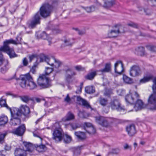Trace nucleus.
Returning <instances> with one entry per match:
<instances>
[{
    "label": "nucleus",
    "instance_id": "obj_1",
    "mask_svg": "<svg viewBox=\"0 0 156 156\" xmlns=\"http://www.w3.org/2000/svg\"><path fill=\"white\" fill-rule=\"evenodd\" d=\"M53 8V5H50V2H45L43 4L40 8L39 11L35 13L32 18L27 21V24L28 26L31 28H35L37 25L40 24V16L44 18L49 16Z\"/></svg>",
    "mask_w": 156,
    "mask_h": 156
},
{
    "label": "nucleus",
    "instance_id": "obj_2",
    "mask_svg": "<svg viewBox=\"0 0 156 156\" xmlns=\"http://www.w3.org/2000/svg\"><path fill=\"white\" fill-rule=\"evenodd\" d=\"M22 38L20 35H18L16 37V41L12 39L6 40L4 42L3 45L0 48V51L6 52L9 56L10 58H14L17 56L15 53L13 48H10L9 44H17L20 43Z\"/></svg>",
    "mask_w": 156,
    "mask_h": 156
},
{
    "label": "nucleus",
    "instance_id": "obj_3",
    "mask_svg": "<svg viewBox=\"0 0 156 156\" xmlns=\"http://www.w3.org/2000/svg\"><path fill=\"white\" fill-rule=\"evenodd\" d=\"M45 62L48 65L52 66L54 63L55 64V66L59 67L61 64V62L58 59H55L54 57L50 58L48 55H45L44 54H41L37 58V60L34 66L30 69V72L33 74H35L36 73V67L38 64L41 62Z\"/></svg>",
    "mask_w": 156,
    "mask_h": 156
},
{
    "label": "nucleus",
    "instance_id": "obj_4",
    "mask_svg": "<svg viewBox=\"0 0 156 156\" xmlns=\"http://www.w3.org/2000/svg\"><path fill=\"white\" fill-rule=\"evenodd\" d=\"M16 80L19 81L20 85L22 88H25L27 86L30 89L33 90L37 87L36 84L29 73L20 75Z\"/></svg>",
    "mask_w": 156,
    "mask_h": 156
},
{
    "label": "nucleus",
    "instance_id": "obj_5",
    "mask_svg": "<svg viewBox=\"0 0 156 156\" xmlns=\"http://www.w3.org/2000/svg\"><path fill=\"white\" fill-rule=\"evenodd\" d=\"M51 129L52 132L53 139L57 142H60L62 139L64 133L59 123L56 122L53 124L51 126Z\"/></svg>",
    "mask_w": 156,
    "mask_h": 156
},
{
    "label": "nucleus",
    "instance_id": "obj_6",
    "mask_svg": "<svg viewBox=\"0 0 156 156\" xmlns=\"http://www.w3.org/2000/svg\"><path fill=\"white\" fill-rule=\"evenodd\" d=\"M153 82L152 88L153 93L149 97L148 102L150 106V109L156 110V77L153 79Z\"/></svg>",
    "mask_w": 156,
    "mask_h": 156
},
{
    "label": "nucleus",
    "instance_id": "obj_7",
    "mask_svg": "<svg viewBox=\"0 0 156 156\" xmlns=\"http://www.w3.org/2000/svg\"><path fill=\"white\" fill-rule=\"evenodd\" d=\"M10 111L11 118L9 123L12 125L16 126L20 123L21 120L19 115L20 112L17 109H12Z\"/></svg>",
    "mask_w": 156,
    "mask_h": 156
},
{
    "label": "nucleus",
    "instance_id": "obj_8",
    "mask_svg": "<svg viewBox=\"0 0 156 156\" xmlns=\"http://www.w3.org/2000/svg\"><path fill=\"white\" fill-rule=\"evenodd\" d=\"M37 84L41 88H48L51 86L50 81L44 74L39 76L37 79Z\"/></svg>",
    "mask_w": 156,
    "mask_h": 156
},
{
    "label": "nucleus",
    "instance_id": "obj_9",
    "mask_svg": "<svg viewBox=\"0 0 156 156\" xmlns=\"http://www.w3.org/2000/svg\"><path fill=\"white\" fill-rule=\"evenodd\" d=\"M109 107L112 110H116L119 112H124L126 111L124 106L122 105L119 101L117 99H114L111 100L109 103Z\"/></svg>",
    "mask_w": 156,
    "mask_h": 156
},
{
    "label": "nucleus",
    "instance_id": "obj_10",
    "mask_svg": "<svg viewBox=\"0 0 156 156\" xmlns=\"http://www.w3.org/2000/svg\"><path fill=\"white\" fill-rule=\"evenodd\" d=\"M12 109H17L20 112L19 115L23 114L25 118H28L30 117V111L29 108L26 105H21L19 109L14 108Z\"/></svg>",
    "mask_w": 156,
    "mask_h": 156
},
{
    "label": "nucleus",
    "instance_id": "obj_11",
    "mask_svg": "<svg viewBox=\"0 0 156 156\" xmlns=\"http://www.w3.org/2000/svg\"><path fill=\"white\" fill-rule=\"evenodd\" d=\"M96 122L102 126L108 127L110 126V122L108 119L102 116L95 117Z\"/></svg>",
    "mask_w": 156,
    "mask_h": 156
},
{
    "label": "nucleus",
    "instance_id": "obj_12",
    "mask_svg": "<svg viewBox=\"0 0 156 156\" xmlns=\"http://www.w3.org/2000/svg\"><path fill=\"white\" fill-rule=\"evenodd\" d=\"M26 130V127L23 124L19 126L16 129L12 131V133L18 136H22Z\"/></svg>",
    "mask_w": 156,
    "mask_h": 156
},
{
    "label": "nucleus",
    "instance_id": "obj_13",
    "mask_svg": "<svg viewBox=\"0 0 156 156\" xmlns=\"http://www.w3.org/2000/svg\"><path fill=\"white\" fill-rule=\"evenodd\" d=\"M115 73L121 74L124 70L123 64L121 61H118L115 64Z\"/></svg>",
    "mask_w": 156,
    "mask_h": 156
},
{
    "label": "nucleus",
    "instance_id": "obj_14",
    "mask_svg": "<svg viewBox=\"0 0 156 156\" xmlns=\"http://www.w3.org/2000/svg\"><path fill=\"white\" fill-rule=\"evenodd\" d=\"M126 130L128 135L130 136H133L136 133L135 126L133 124H130L126 126Z\"/></svg>",
    "mask_w": 156,
    "mask_h": 156
},
{
    "label": "nucleus",
    "instance_id": "obj_15",
    "mask_svg": "<svg viewBox=\"0 0 156 156\" xmlns=\"http://www.w3.org/2000/svg\"><path fill=\"white\" fill-rule=\"evenodd\" d=\"M66 81L68 83H70L72 82L73 77L76 75V73L70 69H67L66 71Z\"/></svg>",
    "mask_w": 156,
    "mask_h": 156
},
{
    "label": "nucleus",
    "instance_id": "obj_16",
    "mask_svg": "<svg viewBox=\"0 0 156 156\" xmlns=\"http://www.w3.org/2000/svg\"><path fill=\"white\" fill-rule=\"evenodd\" d=\"M115 27L118 28V29L117 30H112L108 33V35L110 37H115L119 33L124 32V31H121L120 30L122 27L120 25H116L115 26Z\"/></svg>",
    "mask_w": 156,
    "mask_h": 156
},
{
    "label": "nucleus",
    "instance_id": "obj_17",
    "mask_svg": "<svg viewBox=\"0 0 156 156\" xmlns=\"http://www.w3.org/2000/svg\"><path fill=\"white\" fill-rule=\"evenodd\" d=\"M137 7L140 11L144 10L146 15H150L151 13V10L149 9L147 5L138 4Z\"/></svg>",
    "mask_w": 156,
    "mask_h": 156
},
{
    "label": "nucleus",
    "instance_id": "obj_18",
    "mask_svg": "<svg viewBox=\"0 0 156 156\" xmlns=\"http://www.w3.org/2000/svg\"><path fill=\"white\" fill-rule=\"evenodd\" d=\"M140 72L139 67L136 66H133L131 67L130 75L131 76L135 77L139 76Z\"/></svg>",
    "mask_w": 156,
    "mask_h": 156
},
{
    "label": "nucleus",
    "instance_id": "obj_19",
    "mask_svg": "<svg viewBox=\"0 0 156 156\" xmlns=\"http://www.w3.org/2000/svg\"><path fill=\"white\" fill-rule=\"evenodd\" d=\"M64 101L70 104L73 102H77L78 101V96L74 95L70 98L69 94H67L64 99Z\"/></svg>",
    "mask_w": 156,
    "mask_h": 156
},
{
    "label": "nucleus",
    "instance_id": "obj_20",
    "mask_svg": "<svg viewBox=\"0 0 156 156\" xmlns=\"http://www.w3.org/2000/svg\"><path fill=\"white\" fill-rule=\"evenodd\" d=\"M130 106L133 107L136 111L140 110L144 107L143 101L140 99L137 100L134 105H131Z\"/></svg>",
    "mask_w": 156,
    "mask_h": 156
},
{
    "label": "nucleus",
    "instance_id": "obj_21",
    "mask_svg": "<svg viewBox=\"0 0 156 156\" xmlns=\"http://www.w3.org/2000/svg\"><path fill=\"white\" fill-rule=\"evenodd\" d=\"M79 104L82 105L87 108H90L91 110L92 109V108L87 101L79 96Z\"/></svg>",
    "mask_w": 156,
    "mask_h": 156
},
{
    "label": "nucleus",
    "instance_id": "obj_22",
    "mask_svg": "<svg viewBox=\"0 0 156 156\" xmlns=\"http://www.w3.org/2000/svg\"><path fill=\"white\" fill-rule=\"evenodd\" d=\"M23 144L26 148L25 150V151H28L30 152H31L34 149V145L32 144L26 142H24Z\"/></svg>",
    "mask_w": 156,
    "mask_h": 156
},
{
    "label": "nucleus",
    "instance_id": "obj_23",
    "mask_svg": "<svg viewBox=\"0 0 156 156\" xmlns=\"http://www.w3.org/2000/svg\"><path fill=\"white\" fill-rule=\"evenodd\" d=\"M74 119V115L71 112H69L66 114V116L62 118V121L63 122L69 121Z\"/></svg>",
    "mask_w": 156,
    "mask_h": 156
},
{
    "label": "nucleus",
    "instance_id": "obj_24",
    "mask_svg": "<svg viewBox=\"0 0 156 156\" xmlns=\"http://www.w3.org/2000/svg\"><path fill=\"white\" fill-rule=\"evenodd\" d=\"M125 100L127 103L133 105L132 104L134 103L135 99L134 97L131 94H127L126 96Z\"/></svg>",
    "mask_w": 156,
    "mask_h": 156
},
{
    "label": "nucleus",
    "instance_id": "obj_25",
    "mask_svg": "<svg viewBox=\"0 0 156 156\" xmlns=\"http://www.w3.org/2000/svg\"><path fill=\"white\" fill-rule=\"evenodd\" d=\"M20 99L24 102L28 103L30 102L32 103H34V101L33 99L31 98L29 96L26 95L20 96Z\"/></svg>",
    "mask_w": 156,
    "mask_h": 156
},
{
    "label": "nucleus",
    "instance_id": "obj_26",
    "mask_svg": "<svg viewBox=\"0 0 156 156\" xmlns=\"http://www.w3.org/2000/svg\"><path fill=\"white\" fill-rule=\"evenodd\" d=\"M115 4V0H106L104 2L103 7L108 9L112 6Z\"/></svg>",
    "mask_w": 156,
    "mask_h": 156
},
{
    "label": "nucleus",
    "instance_id": "obj_27",
    "mask_svg": "<svg viewBox=\"0 0 156 156\" xmlns=\"http://www.w3.org/2000/svg\"><path fill=\"white\" fill-rule=\"evenodd\" d=\"M135 53L141 56L144 55L145 54L144 48L143 47H139L136 48L135 49Z\"/></svg>",
    "mask_w": 156,
    "mask_h": 156
},
{
    "label": "nucleus",
    "instance_id": "obj_28",
    "mask_svg": "<svg viewBox=\"0 0 156 156\" xmlns=\"http://www.w3.org/2000/svg\"><path fill=\"white\" fill-rule=\"evenodd\" d=\"M39 37L43 39H46L48 42V45H50L51 44V37L47 35L46 33L44 31H43L40 34Z\"/></svg>",
    "mask_w": 156,
    "mask_h": 156
},
{
    "label": "nucleus",
    "instance_id": "obj_29",
    "mask_svg": "<svg viewBox=\"0 0 156 156\" xmlns=\"http://www.w3.org/2000/svg\"><path fill=\"white\" fill-rule=\"evenodd\" d=\"M14 154L15 156H26V154L25 150L20 148H17L16 149Z\"/></svg>",
    "mask_w": 156,
    "mask_h": 156
},
{
    "label": "nucleus",
    "instance_id": "obj_30",
    "mask_svg": "<svg viewBox=\"0 0 156 156\" xmlns=\"http://www.w3.org/2000/svg\"><path fill=\"white\" fill-rule=\"evenodd\" d=\"M4 66L1 68V72L2 73H5L9 69V62L8 60L4 61L3 62Z\"/></svg>",
    "mask_w": 156,
    "mask_h": 156
},
{
    "label": "nucleus",
    "instance_id": "obj_31",
    "mask_svg": "<svg viewBox=\"0 0 156 156\" xmlns=\"http://www.w3.org/2000/svg\"><path fill=\"white\" fill-rule=\"evenodd\" d=\"M0 105L2 107H5L10 111L12 110L11 108L9 107L6 103V100L2 97L0 99Z\"/></svg>",
    "mask_w": 156,
    "mask_h": 156
},
{
    "label": "nucleus",
    "instance_id": "obj_32",
    "mask_svg": "<svg viewBox=\"0 0 156 156\" xmlns=\"http://www.w3.org/2000/svg\"><path fill=\"white\" fill-rule=\"evenodd\" d=\"M95 88L92 86H88L85 88V91L87 94H93L95 92Z\"/></svg>",
    "mask_w": 156,
    "mask_h": 156
},
{
    "label": "nucleus",
    "instance_id": "obj_33",
    "mask_svg": "<svg viewBox=\"0 0 156 156\" xmlns=\"http://www.w3.org/2000/svg\"><path fill=\"white\" fill-rule=\"evenodd\" d=\"M111 70V65L110 63L105 64L104 68L101 69L100 71L102 73H108L110 72Z\"/></svg>",
    "mask_w": 156,
    "mask_h": 156
},
{
    "label": "nucleus",
    "instance_id": "obj_34",
    "mask_svg": "<svg viewBox=\"0 0 156 156\" xmlns=\"http://www.w3.org/2000/svg\"><path fill=\"white\" fill-rule=\"evenodd\" d=\"M153 78V76L152 75L149 76H148L144 77L143 78L140 80L139 81V84L147 82L152 79Z\"/></svg>",
    "mask_w": 156,
    "mask_h": 156
},
{
    "label": "nucleus",
    "instance_id": "obj_35",
    "mask_svg": "<svg viewBox=\"0 0 156 156\" xmlns=\"http://www.w3.org/2000/svg\"><path fill=\"white\" fill-rule=\"evenodd\" d=\"M96 75V71L91 72L88 73L85 77L86 79L88 80H92Z\"/></svg>",
    "mask_w": 156,
    "mask_h": 156
},
{
    "label": "nucleus",
    "instance_id": "obj_36",
    "mask_svg": "<svg viewBox=\"0 0 156 156\" xmlns=\"http://www.w3.org/2000/svg\"><path fill=\"white\" fill-rule=\"evenodd\" d=\"M62 139H63L64 143L66 144L69 143L72 140L71 136L66 134H63Z\"/></svg>",
    "mask_w": 156,
    "mask_h": 156
},
{
    "label": "nucleus",
    "instance_id": "obj_37",
    "mask_svg": "<svg viewBox=\"0 0 156 156\" xmlns=\"http://www.w3.org/2000/svg\"><path fill=\"white\" fill-rule=\"evenodd\" d=\"M108 100L107 99L105 98L101 97L99 98V102L100 104L103 106H106L108 103Z\"/></svg>",
    "mask_w": 156,
    "mask_h": 156
},
{
    "label": "nucleus",
    "instance_id": "obj_38",
    "mask_svg": "<svg viewBox=\"0 0 156 156\" xmlns=\"http://www.w3.org/2000/svg\"><path fill=\"white\" fill-rule=\"evenodd\" d=\"M124 82L127 84H131L133 83V81L132 79L126 75H124L123 77Z\"/></svg>",
    "mask_w": 156,
    "mask_h": 156
},
{
    "label": "nucleus",
    "instance_id": "obj_39",
    "mask_svg": "<svg viewBox=\"0 0 156 156\" xmlns=\"http://www.w3.org/2000/svg\"><path fill=\"white\" fill-rule=\"evenodd\" d=\"M45 146L44 145L42 144L39 145L38 144H34V149H36L39 152H41L42 151Z\"/></svg>",
    "mask_w": 156,
    "mask_h": 156
},
{
    "label": "nucleus",
    "instance_id": "obj_40",
    "mask_svg": "<svg viewBox=\"0 0 156 156\" xmlns=\"http://www.w3.org/2000/svg\"><path fill=\"white\" fill-rule=\"evenodd\" d=\"M8 121V119L6 116L0 117V126L5 125Z\"/></svg>",
    "mask_w": 156,
    "mask_h": 156
},
{
    "label": "nucleus",
    "instance_id": "obj_41",
    "mask_svg": "<svg viewBox=\"0 0 156 156\" xmlns=\"http://www.w3.org/2000/svg\"><path fill=\"white\" fill-rule=\"evenodd\" d=\"M74 39H66L64 41V42L66 45H71L74 42Z\"/></svg>",
    "mask_w": 156,
    "mask_h": 156
},
{
    "label": "nucleus",
    "instance_id": "obj_42",
    "mask_svg": "<svg viewBox=\"0 0 156 156\" xmlns=\"http://www.w3.org/2000/svg\"><path fill=\"white\" fill-rule=\"evenodd\" d=\"M85 130L87 133L90 134H94L95 132V129L93 126L89 128H87Z\"/></svg>",
    "mask_w": 156,
    "mask_h": 156
},
{
    "label": "nucleus",
    "instance_id": "obj_43",
    "mask_svg": "<svg viewBox=\"0 0 156 156\" xmlns=\"http://www.w3.org/2000/svg\"><path fill=\"white\" fill-rule=\"evenodd\" d=\"M40 130L38 129H36L33 132V133L34 136L39 138L41 141L42 139L40 136Z\"/></svg>",
    "mask_w": 156,
    "mask_h": 156
},
{
    "label": "nucleus",
    "instance_id": "obj_44",
    "mask_svg": "<svg viewBox=\"0 0 156 156\" xmlns=\"http://www.w3.org/2000/svg\"><path fill=\"white\" fill-rule=\"evenodd\" d=\"M86 138V135L84 132H79V141L83 140Z\"/></svg>",
    "mask_w": 156,
    "mask_h": 156
},
{
    "label": "nucleus",
    "instance_id": "obj_45",
    "mask_svg": "<svg viewBox=\"0 0 156 156\" xmlns=\"http://www.w3.org/2000/svg\"><path fill=\"white\" fill-rule=\"evenodd\" d=\"M87 12H91L95 10V7L93 6H91L90 7L83 8Z\"/></svg>",
    "mask_w": 156,
    "mask_h": 156
},
{
    "label": "nucleus",
    "instance_id": "obj_46",
    "mask_svg": "<svg viewBox=\"0 0 156 156\" xmlns=\"http://www.w3.org/2000/svg\"><path fill=\"white\" fill-rule=\"evenodd\" d=\"M147 49L152 52H156V46L153 45H149L147 46Z\"/></svg>",
    "mask_w": 156,
    "mask_h": 156
},
{
    "label": "nucleus",
    "instance_id": "obj_47",
    "mask_svg": "<svg viewBox=\"0 0 156 156\" xmlns=\"http://www.w3.org/2000/svg\"><path fill=\"white\" fill-rule=\"evenodd\" d=\"M53 69L52 68L47 67H46L45 70V74H44L46 76L49 75V74L51 73L53 71Z\"/></svg>",
    "mask_w": 156,
    "mask_h": 156
},
{
    "label": "nucleus",
    "instance_id": "obj_48",
    "mask_svg": "<svg viewBox=\"0 0 156 156\" xmlns=\"http://www.w3.org/2000/svg\"><path fill=\"white\" fill-rule=\"evenodd\" d=\"M112 93V91L111 90L109 89H105L104 95L105 96L109 97Z\"/></svg>",
    "mask_w": 156,
    "mask_h": 156
},
{
    "label": "nucleus",
    "instance_id": "obj_49",
    "mask_svg": "<svg viewBox=\"0 0 156 156\" xmlns=\"http://www.w3.org/2000/svg\"><path fill=\"white\" fill-rule=\"evenodd\" d=\"M69 125H70V126H71V127L72 128V129L73 130L76 129L78 127V126L77 124L75 123H70L69 124H67V125L65 124V126H67Z\"/></svg>",
    "mask_w": 156,
    "mask_h": 156
},
{
    "label": "nucleus",
    "instance_id": "obj_50",
    "mask_svg": "<svg viewBox=\"0 0 156 156\" xmlns=\"http://www.w3.org/2000/svg\"><path fill=\"white\" fill-rule=\"evenodd\" d=\"M92 126V124L89 122H85L83 124V127L84 130H86L87 128H89Z\"/></svg>",
    "mask_w": 156,
    "mask_h": 156
},
{
    "label": "nucleus",
    "instance_id": "obj_51",
    "mask_svg": "<svg viewBox=\"0 0 156 156\" xmlns=\"http://www.w3.org/2000/svg\"><path fill=\"white\" fill-rule=\"evenodd\" d=\"M41 55L40 54L39 55H37V54H33L29 56V59H30V62H31L32 61V60L35 58H37H37L39 57V56Z\"/></svg>",
    "mask_w": 156,
    "mask_h": 156
},
{
    "label": "nucleus",
    "instance_id": "obj_52",
    "mask_svg": "<svg viewBox=\"0 0 156 156\" xmlns=\"http://www.w3.org/2000/svg\"><path fill=\"white\" fill-rule=\"evenodd\" d=\"M127 25L128 26L135 28H137L138 27L137 25L135 23L133 22H131L127 24Z\"/></svg>",
    "mask_w": 156,
    "mask_h": 156
},
{
    "label": "nucleus",
    "instance_id": "obj_53",
    "mask_svg": "<svg viewBox=\"0 0 156 156\" xmlns=\"http://www.w3.org/2000/svg\"><path fill=\"white\" fill-rule=\"evenodd\" d=\"M120 152V150L119 148L113 149L112 150V153L113 154H118Z\"/></svg>",
    "mask_w": 156,
    "mask_h": 156
},
{
    "label": "nucleus",
    "instance_id": "obj_54",
    "mask_svg": "<svg viewBox=\"0 0 156 156\" xmlns=\"http://www.w3.org/2000/svg\"><path fill=\"white\" fill-rule=\"evenodd\" d=\"M86 30L85 28L83 29H80L79 30V34L80 35H82L85 34Z\"/></svg>",
    "mask_w": 156,
    "mask_h": 156
},
{
    "label": "nucleus",
    "instance_id": "obj_55",
    "mask_svg": "<svg viewBox=\"0 0 156 156\" xmlns=\"http://www.w3.org/2000/svg\"><path fill=\"white\" fill-rule=\"evenodd\" d=\"M85 113L84 112L79 111V116L80 117L83 118H85Z\"/></svg>",
    "mask_w": 156,
    "mask_h": 156
},
{
    "label": "nucleus",
    "instance_id": "obj_56",
    "mask_svg": "<svg viewBox=\"0 0 156 156\" xmlns=\"http://www.w3.org/2000/svg\"><path fill=\"white\" fill-rule=\"evenodd\" d=\"M22 63L24 66H27V65L28 61L26 58H25L23 59Z\"/></svg>",
    "mask_w": 156,
    "mask_h": 156
},
{
    "label": "nucleus",
    "instance_id": "obj_57",
    "mask_svg": "<svg viewBox=\"0 0 156 156\" xmlns=\"http://www.w3.org/2000/svg\"><path fill=\"white\" fill-rule=\"evenodd\" d=\"M5 60L3 59V55L0 52V66L3 63V62Z\"/></svg>",
    "mask_w": 156,
    "mask_h": 156
},
{
    "label": "nucleus",
    "instance_id": "obj_58",
    "mask_svg": "<svg viewBox=\"0 0 156 156\" xmlns=\"http://www.w3.org/2000/svg\"><path fill=\"white\" fill-rule=\"evenodd\" d=\"M125 150L131 149V147L127 144H126L123 146Z\"/></svg>",
    "mask_w": 156,
    "mask_h": 156
},
{
    "label": "nucleus",
    "instance_id": "obj_59",
    "mask_svg": "<svg viewBox=\"0 0 156 156\" xmlns=\"http://www.w3.org/2000/svg\"><path fill=\"white\" fill-rule=\"evenodd\" d=\"M5 134H1L0 135V143H2L5 137Z\"/></svg>",
    "mask_w": 156,
    "mask_h": 156
},
{
    "label": "nucleus",
    "instance_id": "obj_60",
    "mask_svg": "<svg viewBox=\"0 0 156 156\" xmlns=\"http://www.w3.org/2000/svg\"><path fill=\"white\" fill-rule=\"evenodd\" d=\"M11 147L10 145L6 144L5 147V149L6 151H9L10 150Z\"/></svg>",
    "mask_w": 156,
    "mask_h": 156
},
{
    "label": "nucleus",
    "instance_id": "obj_61",
    "mask_svg": "<svg viewBox=\"0 0 156 156\" xmlns=\"http://www.w3.org/2000/svg\"><path fill=\"white\" fill-rule=\"evenodd\" d=\"M6 95H11L12 96L13 98H16L17 97V95L16 94H14L11 93H8L6 94Z\"/></svg>",
    "mask_w": 156,
    "mask_h": 156
},
{
    "label": "nucleus",
    "instance_id": "obj_62",
    "mask_svg": "<svg viewBox=\"0 0 156 156\" xmlns=\"http://www.w3.org/2000/svg\"><path fill=\"white\" fill-rule=\"evenodd\" d=\"M18 6H15L14 7V9H11L10 10V11L12 14H13L14 12H15L16 9L17 8Z\"/></svg>",
    "mask_w": 156,
    "mask_h": 156
},
{
    "label": "nucleus",
    "instance_id": "obj_63",
    "mask_svg": "<svg viewBox=\"0 0 156 156\" xmlns=\"http://www.w3.org/2000/svg\"><path fill=\"white\" fill-rule=\"evenodd\" d=\"M53 32L54 34L58 33L60 32V30L58 28H56V29H53Z\"/></svg>",
    "mask_w": 156,
    "mask_h": 156
},
{
    "label": "nucleus",
    "instance_id": "obj_64",
    "mask_svg": "<svg viewBox=\"0 0 156 156\" xmlns=\"http://www.w3.org/2000/svg\"><path fill=\"white\" fill-rule=\"evenodd\" d=\"M85 68L81 66H79V71H83L85 70Z\"/></svg>",
    "mask_w": 156,
    "mask_h": 156
}]
</instances>
